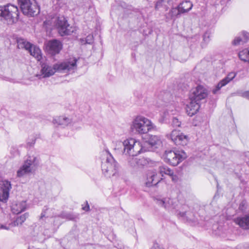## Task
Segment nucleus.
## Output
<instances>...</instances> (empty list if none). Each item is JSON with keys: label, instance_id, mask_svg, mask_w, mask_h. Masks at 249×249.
Instances as JSON below:
<instances>
[{"label": "nucleus", "instance_id": "f257e3e1", "mask_svg": "<svg viewBox=\"0 0 249 249\" xmlns=\"http://www.w3.org/2000/svg\"><path fill=\"white\" fill-rule=\"evenodd\" d=\"M118 145L123 147V154L129 157L127 160L130 166L141 168L147 164V161L144 158L138 159L135 157L140 154L142 150L139 142L134 139H127L123 142H119Z\"/></svg>", "mask_w": 249, "mask_h": 249}, {"label": "nucleus", "instance_id": "f03ea898", "mask_svg": "<svg viewBox=\"0 0 249 249\" xmlns=\"http://www.w3.org/2000/svg\"><path fill=\"white\" fill-rule=\"evenodd\" d=\"M208 95L207 89L202 86L198 85L192 89L189 94L190 101L186 107L188 115L192 116L198 112L200 102L205 100Z\"/></svg>", "mask_w": 249, "mask_h": 249}, {"label": "nucleus", "instance_id": "7ed1b4c3", "mask_svg": "<svg viewBox=\"0 0 249 249\" xmlns=\"http://www.w3.org/2000/svg\"><path fill=\"white\" fill-rule=\"evenodd\" d=\"M102 170L105 176H115L119 168V165L108 151L102 153Z\"/></svg>", "mask_w": 249, "mask_h": 249}, {"label": "nucleus", "instance_id": "20e7f679", "mask_svg": "<svg viewBox=\"0 0 249 249\" xmlns=\"http://www.w3.org/2000/svg\"><path fill=\"white\" fill-rule=\"evenodd\" d=\"M163 157L166 163L176 166L186 159L187 155L183 150L175 149L165 151Z\"/></svg>", "mask_w": 249, "mask_h": 249}, {"label": "nucleus", "instance_id": "39448f33", "mask_svg": "<svg viewBox=\"0 0 249 249\" xmlns=\"http://www.w3.org/2000/svg\"><path fill=\"white\" fill-rule=\"evenodd\" d=\"M154 127V124L151 121L142 116H137L131 125L133 131L140 134H146Z\"/></svg>", "mask_w": 249, "mask_h": 249}, {"label": "nucleus", "instance_id": "423d86ee", "mask_svg": "<svg viewBox=\"0 0 249 249\" xmlns=\"http://www.w3.org/2000/svg\"><path fill=\"white\" fill-rule=\"evenodd\" d=\"M18 2L25 16H38L40 13V7L36 0H34V3L31 0H18Z\"/></svg>", "mask_w": 249, "mask_h": 249}, {"label": "nucleus", "instance_id": "0eeeda50", "mask_svg": "<svg viewBox=\"0 0 249 249\" xmlns=\"http://www.w3.org/2000/svg\"><path fill=\"white\" fill-rule=\"evenodd\" d=\"M17 43L18 48L25 49L28 51L30 54L36 58L38 60L41 58V50L38 47L33 45L22 38H18Z\"/></svg>", "mask_w": 249, "mask_h": 249}, {"label": "nucleus", "instance_id": "6e6552de", "mask_svg": "<svg viewBox=\"0 0 249 249\" xmlns=\"http://www.w3.org/2000/svg\"><path fill=\"white\" fill-rule=\"evenodd\" d=\"M36 158L35 157H29L23 164L19 168L17 172L18 178L23 177L32 172L34 167L36 165Z\"/></svg>", "mask_w": 249, "mask_h": 249}, {"label": "nucleus", "instance_id": "1a4fd4ad", "mask_svg": "<svg viewBox=\"0 0 249 249\" xmlns=\"http://www.w3.org/2000/svg\"><path fill=\"white\" fill-rule=\"evenodd\" d=\"M54 27L61 36L70 35L73 32L65 17H57Z\"/></svg>", "mask_w": 249, "mask_h": 249}, {"label": "nucleus", "instance_id": "9d476101", "mask_svg": "<svg viewBox=\"0 0 249 249\" xmlns=\"http://www.w3.org/2000/svg\"><path fill=\"white\" fill-rule=\"evenodd\" d=\"M77 60L75 58H70L65 61L57 63L53 65L55 72L70 71L75 70L77 68Z\"/></svg>", "mask_w": 249, "mask_h": 249}, {"label": "nucleus", "instance_id": "9b49d317", "mask_svg": "<svg viewBox=\"0 0 249 249\" xmlns=\"http://www.w3.org/2000/svg\"><path fill=\"white\" fill-rule=\"evenodd\" d=\"M124 10L125 14L138 16L140 13L138 9L134 8L131 5H127L124 2L122 1H115L112 6V11H121Z\"/></svg>", "mask_w": 249, "mask_h": 249}, {"label": "nucleus", "instance_id": "f8f14e48", "mask_svg": "<svg viewBox=\"0 0 249 249\" xmlns=\"http://www.w3.org/2000/svg\"><path fill=\"white\" fill-rule=\"evenodd\" d=\"M193 7V4L189 0L182 1L180 4L173 8L170 12V16H178L180 14H185L189 11Z\"/></svg>", "mask_w": 249, "mask_h": 249}, {"label": "nucleus", "instance_id": "ddd939ff", "mask_svg": "<svg viewBox=\"0 0 249 249\" xmlns=\"http://www.w3.org/2000/svg\"><path fill=\"white\" fill-rule=\"evenodd\" d=\"M170 138L176 145H186L188 142V137L187 135L176 130L172 131Z\"/></svg>", "mask_w": 249, "mask_h": 249}, {"label": "nucleus", "instance_id": "4468645a", "mask_svg": "<svg viewBox=\"0 0 249 249\" xmlns=\"http://www.w3.org/2000/svg\"><path fill=\"white\" fill-rule=\"evenodd\" d=\"M19 10L14 4L8 3L4 6H0V16H19Z\"/></svg>", "mask_w": 249, "mask_h": 249}, {"label": "nucleus", "instance_id": "2eb2a0df", "mask_svg": "<svg viewBox=\"0 0 249 249\" xmlns=\"http://www.w3.org/2000/svg\"><path fill=\"white\" fill-rule=\"evenodd\" d=\"M156 203L166 210L176 209V202L172 198L169 197H159L155 199Z\"/></svg>", "mask_w": 249, "mask_h": 249}, {"label": "nucleus", "instance_id": "dca6fc26", "mask_svg": "<svg viewBox=\"0 0 249 249\" xmlns=\"http://www.w3.org/2000/svg\"><path fill=\"white\" fill-rule=\"evenodd\" d=\"M236 76V73L233 72H230L224 79L221 80L213 89L212 93L213 94H217L220 93V89L225 86L227 84L232 80Z\"/></svg>", "mask_w": 249, "mask_h": 249}, {"label": "nucleus", "instance_id": "f3484780", "mask_svg": "<svg viewBox=\"0 0 249 249\" xmlns=\"http://www.w3.org/2000/svg\"><path fill=\"white\" fill-rule=\"evenodd\" d=\"M47 48L49 53L52 55H55L59 53L62 50V44L57 39H53L48 41Z\"/></svg>", "mask_w": 249, "mask_h": 249}, {"label": "nucleus", "instance_id": "a211bd4d", "mask_svg": "<svg viewBox=\"0 0 249 249\" xmlns=\"http://www.w3.org/2000/svg\"><path fill=\"white\" fill-rule=\"evenodd\" d=\"M11 189V184L10 181L4 180L0 188V201L6 202L8 199L9 191Z\"/></svg>", "mask_w": 249, "mask_h": 249}, {"label": "nucleus", "instance_id": "6ab92c4d", "mask_svg": "<svg viewBox=\"0 0 249 249\" xmlns=\"http://www.w3.org/2000/svg\"><path fill=\"white\" fill-rule=\"evenodd\" d=\"M160 181V177L154 171H150L147 174L145 185L150 187L156 185Z\"/></svg>", "mask_w": 249, "mask_h": 249}, {"label": "nucleus", "instance_id": "aec40b11", "mask_svg": "<svg viewBox=\"0 0 249 249\" xmlns=\"http://www.w3.org/2000/svg\"><path fill=\"white\" fill-rule=\"evenodd\" d=\"M249 40V33L243 31L237 36L232 41V44L234 46H238L243 44Z\"/></svg>", "mask_w": 249, "mask_h": 249}, {"label": "nucleus", "instance_id": "412c9836", "mask_svg": "<svg viewBox=\"0 0 249 249\" xmlns=\"http://www.w3.org/2000/svg\"><path fill=\"white\" fill-rule=\"evenodd\" d=\"M26 209V201H20L16 202L12 204L11 207V211L13 213L15 214H18L23 211Z\"/></svg>", "mask_w": 249, "mask_h": 249}, {"label": "nucleus", "instance_id": "4be33fe9", "mask_svg": "<svg viewBox=\"0 0 249 249\" xmlns=\"http://www.w3.org/2000/svg\"><path fill=\"white\" fill-rule=\"evenodd\" d=\"M53 122L55 125L65 126L71 123V119L64 116H57L53 118Z\"/></svg>", "mask_w": 249, "mask_h": 249}, {"label": "nucleus", "instance_id": "5701e85b", "mask_svg": "<svg viewBox=\"0 0 249 249\" xmlns=\"http://www.w3.org/2000/svg\"><path fill=\"white\" fill-rule=\"evenodd\" d=\"M41 72L44 75V77H49L55 73L54 66H50L47 63H42L41 65Z\"/></svg>", "mask_w": 249, "mask_h": 249}, {"label": "nucleus", "instance_id": "b1692460", "mask_svg": "<svg viewBox=\"0 0 249 249\" xmlns=\"http://www.w3.org/2000/svg\"><path fill=\"white\" fill-rule=\"evenodd\" d=\"M235 222L243 229L249 230V213L243 217L237 218Z\"/></svg>", "mask_w": 249, "mask_h": 249}, {"label": "nucleus", "instance_id": "393cba45", "mask_svg": "<svg viewBox=\"0 0 249 249\" xmlns=\"http://www.w3.org/2000/svg\"><path fill=\"white\" fill-rule=\"evenodd\" d=\"M148 139L149 144L154 148H158L162 145L160 137L157 135H149Z\"/></svg>", "mask_w": 249, "mask_h": 249}, {"label": "nucleus", "instance_id": "a878e982", "mask_svg": "<svg viewBox=\"0 0 249 249\" xmlns=\"http://www.w3.org/2000/svg\"><path fill=\"white\" fill-rule=\"evenodd\" d=\"M159 172L162 176H163V174L167 175L170 176L173 181L177 180V177L174 175L173 170L166 165L160 166L159 167Z\"/></svg>", "mask_w": 249, "mask_h": 249}, {"label": "nucleus", "instance_id": "bb28decb", "mask_svg": "<svg viewBox=\"0 0 249 249\" xmlns=\"http://www.w3.org/2000/svg\"><path fill=\"white\" fill-rule=\"evenodd\" d=\"M57 17H48L43 22V26L46 29H51L52 27H54Z\"/></svg>", "mask_w": 249, "mask_h": 249}, {"label": "nucleus", "instance_id": "cd10ccee", "mask_svg": "<svg viewBox=\"0 0 249 249\" xmlns=\"http://www.w3.org/2000/svg\"><path fill=\"white\" fill-rule=\"evenodd\" d=\"M28 216V213H25L19 216H18L16 219L13 221V222L11 223V225L14 227L21 225L26 220Z\"/></svg>", "mask_w": 249, "mask_h": 249}, {"label": "nucleus", "instance_id": "c85d7f7f", "mask_svg": "<svg viewBox=\"0 0 249 249\" xmlns=\"http://www.w3.org/2000/svg\"><path fill=\"white\" fill-rule=\"evenodd\" d=\"M239 58L244 61L249 62V48L245 49L238 53Z\"/></svg>", "mask_w": 249, "mask_h": 249}, {"label": "nucleus", "instance_id": "c756f323", "mask_svg": "<svg viewBox=\"0 0 249 249\" xmlns=\"http://www.w3.org/2000/svg\"><path fill=\"white\" fill-rule=\"evenodd\" d=\"M0 21L3 22L4 24L8 25L12 24L16 22L18 20V17H0Z\"/></svg>", "mask_w": 249, "mask_h": 249}, {"label": "nucleus", "instance_id": "7c9ffc66", "mask_svg": "<svg viewBox=\"0 0 249 249\" xmlns=\"http://www.w3.org/2000/svg\"><path fill=\"white\" fill-rule=\"evenodd\" d=\"M171 1L172 0H159L156 4L155 8L159 9L160 8L163 7L164 10H166Z\"/></svg>", "mask_w": 249, "mask_h": 249}, {"label": "nucleus", "instance_id": "2f4dec72", "mask_svg": "<svg viewBox=\"0 0 249 249\" xmlns=\"http://www.w3.org/2000/svg\"><path fill=\"white\" fill-rule=\"evenodd\" d=\"M181 117L180 116L173 117L172 119L171 125L173 127L180 126L181 124Z\"/></svg>", "mask_w": 249, "mask_h": 249}, {"label": "nucleus", "instance_id": "473e14b6", "mask_svg": "<svg viewBox=\"0 0 249 249\" xmlns=\"http://www.w3.org/2000/svg\"><path fill=\"white\" fill-rule=\"evenodd\" d=\"M248 205L246 200H242L239 203L238 211L240 212H245L248 209Z\"/></svg>", "mask_w": 249, "mask_h": 249}, {"label": "nucleus", "instance_id": "72a5a7b5", "mask_svg": "<svg viewBox=\"0 0 249 249\" xmlns=\"http://www.w3.org/2000/svg\"><path fill=\"white\" fill-rule=\"evenodd\" d=\"M36 136L37 135L31 136L27 143L28 146L31 147L34 145L36 142V139L37 138Z\"/></svg>", "mask_w": 249, "mask_h": 249}, {"label": "nucleus", "instance_id": "f704fd0d", "mask_svg": "<svg viewBox=\"0 0 249 249\" xmlns=\"http://www.w3.org/2000/svg\"><path fill=\"white\" fill-rule=\"evenodd\" d=\"M211 32L209 31H207L204 34L203 36V41L206 43H208L210 40V35Z\"/></svg>", "mask_w": 249, "mask_h": 249}, {"label": "nucleus", "instance_id": "c9c22d12", "mask_svg": "<svg viewBox=\"0 0 249 249\" xmlns=\"http://www.w3.org/2000/svg\"><path fill=\"white\" fill-rule=\"evenodd\" d=\"M93 37L92 35H89L87 36L86 39V42L87 44H91L93 42Z\"/></svg>", "mask_w": 249, "mask_h": 249}, {"label": "nucleus", "instance_id": "e433bc0d", "mask_svg": "<svg viewBox=\"0 0 249 249\" xmlns=\"http://www.w3.org/2000/svg\"><path fill=\"white\" fill-rule=\"evenodd\" d=\"M14 226H12L11 225V223H10L8 226L6 225H0V229H4L6 230H9L11 228L13 227Z\"/></svg>", "mask_w": 249, "mask_h": 249}, {"label": "nucleus", "instance_id": "4c0bfd02", "mask_svg": "<svg viewBox=\"0 0 249 249\" xmlns=\"http://www.w3.org/2000/svg\"><path fill=\"white\" fill-rule=\"evenodd\" d=\"M151 249H164L162 247H161L159 244L157 243H154L153 246L151 248Z\"/></svg>", "mask_w": 249, "mask_h": 249}, {"label": "nucleus", "instance_id": "58836bf2", "mask_svg": "<svg viewBox=\"0 0 249 249\" xmlns=\"http://www.w3.org/2000/svg\"><path fill=\"white\" fill-rule=\"evenodd\" d=\"M65 217L69 219V220H72L74 218L73 215H72L71 214H70V213H68V214H66L65 215Z\"/></svg>", "mask_w": 249, "mask_h": 249}, {"label": "nucleus", "instance_id": "ea45409f", "mask_svg": "<svg viewBox=\"0 0 249 249\" xmlns=\"http://www.w3.org/2000/svg\"><path fill=\"white\" fill-rule=\"evenodd\" d=\"M83 209L85 211H89V206L87 201H86V206L83 207Z\"/></svg>", "mask_w": 249, "mask_h": 249}, {"label": "nucleus", "instance_id": "a19ab883", "mask_svg": "<svg viewBox=\"0 0 249 249\" xmlns=\"http://www.w3.org/2000/svg\"><path fill=\"white\" fill-rule=\"evenodd\" d=\"M242 96L244 97H246V98H247L249 99V91H247L244 92L243 93Z\"/></svg>", "mask_w": 249, "mask_h": 249}, {"label": "nucleus", "instance_id": "79ce46f5", "mask_svg": "<svg viewBox=\"0 0 249 249\" xmlns=\"http://www.w3.org/2000/svg\"><path fill=\"white\" fill-rule=\"evenodd\" d=\"M179 214L182 217H186L187 218V213L186 212H180L179 213Z\"/></svg>", "mask_w": 249, "mask_h": 249}, {"label": "nucleus", "instance_id": "37998d69", "mask_svg": "<svg viewBox=\"0 0 249 249\" xmlns=\"http://www.w3.org/2000/svg\"><path fill=\"white\" fill-rule=\"evenodd\" d=\"M242 249H249V243L245 244Z\"/></svg>", "mask_w": 249, "mask_h": 249}, {"label": "nucleus", "instance_id": "c03bdc74", "mask_svg": "<svg viewBox=\"0 0 249 249\" xmlns=\"http://www.w3.org/2000/svg\"><path fill=\"white\" fill-rule=\"evenodd\" d=\"M45 216V211H44L42 212L40 216V219H43V217Z\"/></svg>", "mask_w": 249, "mask_h": 249}]
</instances>
